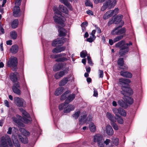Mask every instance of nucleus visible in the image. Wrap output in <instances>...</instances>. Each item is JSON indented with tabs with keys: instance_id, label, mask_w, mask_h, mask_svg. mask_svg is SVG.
Instances as JSON below:
<instances>
[{
	"instance_id": "39448f33",
	"label": "nucleus",
	"mask_w": 147,
	"mask_h": 147,
	"mask_svg": "<svg viewBox=\"0 0 147 147\" xmlns=\"http://www.w3.org/2000/svg\"><path fill=\"white\" fill-rule=\"evenodd\" d=\"M7 65L10 67H12L13 70L15 71L17 69L18 61L17 58L14 57H11L7 62Z\"/></svg>"
},
{
	"instance_id": "ea45409f",
	"label": "nucleus",
	"mask_w": 147,
	"mask_h": 147,
	"mask_svg": "<svg viewBox=\"0 0 147 147\" xmlns=\"http://www.w3.org/2000/svg\"><path fill=\"white\" fill-rule=\"evenodd\" d=\"M125 98L126 102L130 104H132L133 102V100L132 98L127 96H125Z\"/></svg>"
},
{
	"instance_id": "338daca9",
	"label": "nucleus",
	"mask_w": 147,
	"mask_h": 147,
	"mask_svg": "<svg viewBox=\"0 0 147 147\" xmlns=\"http://www.w3.org/2000/svg\"><path fill=\"white\" fill-rule=\"evenodd\" d=\"M88 25V23L87 22H83L81 24V26L82 27H85L87 26Z\"/></svg>"
},
{
	"instance_id": "7ed1b4c3",
	"label": "nucleus",
	"mask_w": 147,
	"mask_h": 147,
	"mask_svg": "<svg viewBox=\"0 0 147 147\" xmlns=\"http://www.w3.org/2000/svg\"><path fill=\"white\" fill-rule=\"evenodd\" d=\"M116 1L115 0H108L104 3L101 8V10L104 11L107 8L110 9L114 7L116 5Z\"/></svg>"
},
{
	"instance_id": "0e129e2a",
	"label": "nucleus",
	"mask_w": 147,
	"mask_h": 147,
	"mask_svg": "<svg viewBox=\"0 0 147 147\" xmlns=\"http://www.w3.org/2000/svg\"><path fill=\"white\" fill-rule=\"evenodd\" d=\"M92 116L91 115H89L87 118V122L91 121L92 120Z\"/></svg>"
},
{
	"instance_id": "f704fd0d",
	"label": "nucleus",
	"mask_w": 147,
	"mask_h": 147,
	"mask_svg": "<svg viewBox=\"0 0 147 147\" xmlns=\"http://www.w3.org/2000/svg\"><path fill=\"white\" fill-rule=\"evenodd\" d=\"M18 138L24 144H26L28 142V138L25 137V138H23V137L20 135L18 136Z\"/></svg>"
},
{
	"instance_id": "e433bc0d",
	"label": "nucleus",
	"mask_w": 147,
	"mask_h": 147,
	"mask_svg": "<svg viewBox=\"0 0 147 147\" xmlns=\"http://www.w3.org/2000/svg\"><path fill=\"white\" fill-rule=\"evenodd\" d=\"M118 104L121 107L125 108L127 107V105L122 100H118Z\"/></svg>"
},
{
	"instance_id": "412c9836",
	"label": "nucleus",
	"mask_w": 147,
	"mask_h": 147,
	"mask_svg": "<svg viewBox=\"0 0 147 147\" xmlns=\"http://www.w3.org/2000/svg\"><path fill=\"white\" fill-rule=\"evenodd\" d=\"M68 103H67V107H65V110H64L63 111L64 113H69L71 111L75 109V107L74 105H67Z\"/></svg>"
},
{
	"instance_id": "f3484780",
	"label": "nucleus",
	"mask_w": 147,
	"mask_h": 147,
	"mask_svg": "<svg viewBox=\"0 0 147 147\" xmlns=\"http://www.w3.org/2000/svg\"><path fill=\"white\" fill-rule=\"evenodd\" d=\"M19 76L17 72L11 73L10 74V78L11 80L14 82H16L17 78Z\"/></svg>"
},
{
	"instance_id": "680f3d73",
	"label": "nucleus",
	"mask_w": 147,
	"mask_h": 147,
	"mask_svg": "<svg viewBox=\"0 0 147 147\" xmlns=\"http://www.w3.org/2000/svg\"><path fill=\"white\" fill-rule=\"evenodd\" d=\"M112 11H113L114 15H116L118 13L119 9L117 8H116Z\"/></svg>"
},
{
	"instance_id": "8fccbe9b",
	"label": "nucleus",
	"mask_w": 147,
	"mask_h": 147,
	"mask_svg": "<svg viewBox=\"0 0 147 147\" xmlns=\"http://www.w3.org/2000/svg\"><path fill=\"white\" fill-rule=\"evenodd\" d=\"M13 143L16 147H20V144L17 139H15L14 140L13 139Z\"/></svg>"
},
{
	"instance_id": "a18cd8bd",
	"label": "nucleus",
	"mask_w": 147,
	"mask_h": 147,
	"mask_svg": "<svg viewBox=\"0 0 147 147\" xmlns=\"http://www.w3.org/2000/svg\"><path fill=\"white\" fill-rule=\"evenodd\" d=\"M67 103L66 102L64 103L61 104L59 106V109L60 110H62L63 109L65 110V107H67Z\"/></svg>"
},
{
	"instance_id": "f8f14e48",
	"label": "nucleus",
	"mask_w": 147,
	"mask_h": 147,
	"mask_svg": "<svg viewBox=\"0 0 147 147\" xmlns=\"http://www.w3.org/2000/svg\"><path fill=\"white\" fill-rule=\"evenodd\" d=\"M13 121L18 125L22 127H24V124L21 122V121H23L22 117L18 115L16 116V117H12Z\"/></svg>"
},
{
	"instance_id": "c9c22d12",
	"label": "nucleus",
	"mask_w": 147,
	"mask_h": 147,
	"mask_svg": "<svg viewBox=\"0 0 147 147\" xmlns=\"http://www.w3.org/2000/svg\"><path fill=\"white\" fill-rule=\"evenodd\" d=\"M68 80V78H64L59 83L60 86H63L66 84Z\"/></svg>"
},
{
	"instance_id": "bb28decb",
	"label": "nucleus",
	"mask_w": 147,
	"mask_h": 147,
	"mask_svg": "<svg viewBox=\"0 0 147 147\" xmlns=\"http://www.w3.org/2000/svg\"><path fill=\"white\" fill-rule=\"evenodd\" d=\"M64 75V71H61L56 73L55 75V78L57 79L60 78Z\"/></svg>"
},
{
	"instance_id": "9d476101",
	"label": "nucleus",
	"mask_w": 147,
	"mask_h": 147,
	"mask_svg": "<svg viewBox=\"0 0 147 147\" xmlns=\"http://www.w3.org/2000/svg\"><path fill=\"white\" fill-rule=\"evenodd\" d=\"M112 111L116 117L119 116V114H120L123 116L125 117L126 116V113L125 111L120 108L118 109L114 108L113 109Z\"/></svg>"
},
{
	"instance_id": "9b49d317",
	"label": "nucleus",
	"mask_w": 147,
	"mask_h": 147,
	"mask_svg": "<svg viewBox=\"0 0 147 147\" xmlns=\"http://www.w3.org/2000/svg\"><path fill=\"white\" fill-rule=\"evenodd\" d=\"M14 102L17 106L19 107H25L26 106V102L23 99L16 97L14 98Z\"/></svg>"
},
{
	"instance_id": "58836bf2",
	"label": "nucleus",
	"mask_w": 147,
	"mask_h": 147,
	"mask_svg": "<svg viewBox=\"0 0 147 147\" xmlns=\"http://www.w3.org/2000/svg\"><path fill=\"white\" fill-rule=\"evenodd\" d=\"M10 35L11 38L13 39H15L17 37V34L14 31H12L10 32Z\"/></svg>"
},
{
	"instance_id": "4d7b16f0",
	"label": "nucleus",
	"mask_w": 147,
	"mask_h": 147,
	"mask_svg": "<svg viewBox=\"0 0 147 147\" xmlns=\"http://www.w3.org/2000/svg\"><path fill=\"white\" fill-rule=\"evenodd\" d=\"M98 71L99 78H102L103 77V71L100 70H98Z\"/></svg>"
},
{
	"instance_id": "c756f323",
	"label": "nucleus",
	"mask_w": 147,
	"mask_h": 147,
	"mask_svg": "<svg viewBox=\"0 0 147 147\" xmlns=\"http://www.w3.org/2000/svg\"><path fill=\"white\" fill-rule=\"evenodd\" d=\"M64 90V88L62 87L57 88L55 92V94L57 96H59L63 92Z\"/></svg>"
},
{
	"instance_id": "5701e85b",
	"label": "nucleus",
	"mask_w": 147,
	"mask_h": 147,
	"mask_svg": "<svg viewBox=\"0 0 147 147\" xmlns=\"http://www.w3.org/2000/svg\"><path fill=\"white\" fill-rule=\"evenodd\" d=\"M106 116L107 118L111 121V122L116 121L115 119L113 114L109 112H107L106 114Z\"/></svg>"
},
{
	"instance_id": "72a5a7b5",
	"label": "nucleus",
	"mask_w": 147,
	"mask_h": 147,
	"mask_svg": "<svg viewBox=\"0 0 147 147\" xmlns=\"http://www.w3.org/2000/svg\"><path fill=\"white\" fill-rule=\"evenodd\" d=\"M125 41L124 40H121L117 43L115 44V47H120L121 48L122 46L124 45L125 44Z\"/></svg>"
},
{
	"instance_id": "473e14b6",
	"label": "nucleus",
	"mask_w": 147,
	"mask_h": 147,
	"mask_svg": "<svg viewBox=\"0 0 147 147\" xmlns=\"http://www.w3.org/2000/svg\"><path fill=\"white\" fill-rule=\"evenodd\" d=\"M18 21L17 19L14 20L11 24V27L12 28H16L18 24Z\"/></svg>"
},
{
	"instance_id": "ddd939ff",
	"label": "nucleus",
	"mask_w": 147,
	"mask_h": 147,
	"mask_svg": "<svg viewBox=\"0 0 147 147\" xmlns=\"http://www.w3.org/2000/svg\"><path fill=\"white\" fill-rule=\"evenodd\" d=\"M122 91H121V93L125 96H127L128 94H132L133 93V91L129 87H124L123 86L122 87Z\"/></svg>"
},
{
	"instance_id": "6e6d98bb",
	"label": "nucleus",
	"mask_w": 147,
	"mask_h": 147,
	"mask_svg": "<svg viewBox=\"0 0 147 147\" xmlns=\"http://www.w3.org/2000/svg\"><path fill=\"white\" fill-rule=\"evenodd\" d=\"M109 12H107L103 16V18L104 20H106L108 19L110 17V16L109 14L108 13Z\"/></svg>"
},
{
	"instance_id": "20e7f679",
	"label": "nucleus",
	"mask_w": 147,
	"mask_h": 147,
	"mask_svg": "<svg viewBox=\"0 0 147 147\" xmlns=\"http://www.w3.org/2000/svg\"><path fill=\"white\" fill-rule=\"evenodd\" d=\"M104 139L101 135L97 134L94 136L93 141L94 142H97V145L99 147H104L103 141Z\"/></svg>"
},
{
	"instance_id": "bf43d9fd",
	"label": "nucleus",
	"mask_w": 147,
	"mask_h": 147,
	"mask_svg": "<svg viewBox=\"0 0 147 147\" xmlns=\"http://www.w3.org/2000/svg\"><path fill=\"white\" fill-rule=\"evenodd\" d=\"M113 23H115L114 19L113 20V19H110L108 23V26H109Z\"/></svg>"
},
{
	"instance_id": "09e8293b",
	"label": "nucleus",
	"mask_w": 147,
	"mask_h": 147,
	"mask_svg": "<svg viewBox=\"0 0 147 147\" xmlns=\"http://www.w3.org/2000/svg\"><path fill=\"white\" fill-rule=\"evenodd\" d=\"M80 112L79 111H78L77 112H76L73 115V117L76 119H77L78 117H79L80 114Z\"/></svg>"
},
{
	"instance_id": "2f4dec72",
	"label": "nucleus",
	"mask_w": 147,
	"mask_h": 147,
	"mask_svg": "<svg viewBox=\"0 0 147 147\" xmlns=\"http://www.w3.org/2000/svg\"><path fill=\"white\" fill-rule=\"evenodd\" d=\"M89 127L90 130L92 132H94L96 130V127L92 122H91L89 125Z\"/></svg>"
},
{
	"instance_id": "423d86ee",
	"label": "nucleus",
	"mask_w": 147,
	"mask_h": 147,
	"mask_svg": "<svg viewBox=\"0 0 147 147\" xmlns=\"http://www.w3.org/2000/svg\"><path fill=\"white\" fill-rule=\"evenodd\" d=\"M20 110L23 114L22 121L25 123H28L32 121V119L30 115L24 110L20 108Z\"/></svg>"
},
{
	"instance_id": "393cba45",
	"label": "nucleus",
	"mask_w": 147,
	"mask_h": 147,
	"mask_svg": "<svg viewBox=\"0 0 147 147\" xmlns=\"http://www.w3.org/2000/svg\"><path fill=\"white\" fill-rule=\"evenodd\" d=\"M63 67L62 63L56 64L53 67V70L55 71H57L61 69Z\"/></svg>"
},
{
	"instance_id": "37998d69",
	"label": "nucleus",
	"mask_w": 147,
	"mask_h": 147,
	"mask_svg": "<svg viewBox=\"0 0 147 147\" xmlns=\"http://www.w3.org/2000/svg\"><path fill=\"white\" fill-rule=\"evenodd\" d=\"M68 59L66 57H63L57 58L55 60V61L57 62H64L67 61Z\"/></svg>"
},
{
	"instance_id": "603ef678",
	"label": "nucleus",
	"mask_w": 147,
	"mask_h": 147,
	"mask_svg": "<svg viewBox=\"0 0 147 147\" xmlns=\"http://www.w3.org/2000/svg\"><path fill=\"white\" fill-rule=\"evenodd\" d=\"M111 124L115 130H117L119 129L118 126L115 122H111Z\"/></svg>"
},
{
	"instance_id": "774afa93",
	"label": "nucleus",
	"mask_w": 147,
	"mask_h": 147,
	"mask_svg": "<svg viewBox=\"0 0 147 147\" xmlns=\"http://www.w3.org/2000/svg\"><path fill=\"white\" fill-rule=\"evenodd\" d=\"M69 71V68L68 67H65V68L64 69L63 71L64 72V74H65L67 73Z\"/></svg>"
},
{
	"instance_id": "79ce46f5",
	"label": "nucleus",
	"mask_w": 147,
	"mask_h": 147,
	"mask_svg": "<svg viewBox=\"0 0 147 147\" xmlns=\"http://www.w3.org/2000/svg\"><path fill=\"white\" fill-rule=\"evenodd\" d=\"M115 120H117L119 123L122 124L123 123V120L121 116H117L116 118H115Z\"/></svg>"
},
{
	"instance_id": "69168bd1",
	"label": "nucleus",
	"mask_w": 147,
	"mask_h": 147,
	"mask_svg": "<svg viewBox=\"0 0 147 147\" xmlns=\"http://www.w3.org/2000/svg\"><path fill=\"white\" fill-rule=\"evenodd\" d=\"M87 59L88 63L90 64H92V61L90 57L89 56L87 57Z\"/></svg>"
},
{
	"instance_id": "4468645a",
	"label": "nucleus",
	"mask_w": 147,
	"mask_h": 147,
	"mask_svg": "<svg viewBox=\"0 0 147 147\" xmlns=\"http://www.w3.org/2000/svg\"><path fill=\"white\" fill-rule=\"evenodd\" d=\"M127 44H125L120 48L119 54L121 56H123L128 52L129 48L127 47Z\"/></svg>"
},
{
	"instance_id": "6e6552de",
	"label": "nucleus",
	"mask_w": 147,
	"mask_h": 147,
	"mask_svg": "<svg viewBox=\"0 0 147 147\" xmlns=\"http://www.w3.org/2000/svg\"><path fill=\"white\" fill-rule=\"evenodd\" d=\"M66 40V39L64 37L58 38L53 41L52 43V45L54 47L61 46Z\"/></svg>"
},
{
	"instance_id": "a19ab883",
	"label": "nucleus",
	"mask_w": 147,
	"mask_h": 147,
	"mask_svg": "<svg viewBox=\"0 0 147 147\" xmlns=\"http://www.w3.org/2000/svg\"><path fill=\"white\" fill-rule=\"evenodd\" d=\"M20 130L22 132L23 135L25 136H28L30 134L29 132L26 130L24 128H21L20 129Z\"/></svg>"
},
{
	"instance_id": "dca6fc26",
	"label": "nucleus",
	"mask_w": 147,
	"mask_h": 147,
	"mask_svg": "<svg viewBox=\"0 0 147 147\" xmlns=\"http://www.w3.org/2000/svg\"><path fill=\"white\" fill-rule=\"evenodd\" d=\"M87 114L86 112H85L84 115H82L79 119V124L82 125L85 123L87 122Z\"/></svg>"
},
{
	"instance_id": "4be33fe9",
	"label": "nucleus",
	"mask_w": 147,
	"mask_h": 147,
	"mask_svg": "<svg viewBox=\"0 0 147 147\" xmlns=\"http://www.w3.org/2000/svg\"><path fill=\"white\" fill-rule=\"evenodd\" d=\"M58 29L59 32L60 36H64L65 35L67 31L65 29L59 26Z\"/></svg>"
},
{
	"instance_id": "aec40b11",
	"label": "nucleus",
	"mask_w": 147,
	"mask_h": 147,
	"mask_svg": "<svg viewBox=\"0 0 147 147\" xmlns=\"http://www.w3.org/2000/svg\"><path fill=\"white\" fill-rule=\"evenodd\" d=\"M120 74L122 76L129 78H131L132 76L131 73L124 70L121 71L120 72Z\"/></svg>"
},
{
	"instance_id": "a211bd4d",
	"label": "nucleus",
	"mask_w": 147,
	"mask_h": 147,
	"mask_svg": "<svg viewBox=\"0 0 147 147\" xmlns=\"http://www.w3.org/2000/svg\"><path fill=\"white\" fill-rule=\"evenodd\" d=\"M105 131L107 134L110 136H112L114 133L112 127L109 125H107Z\"/></svg>"
},
{
	"instance_id": "2eb2a0df",
	"label": "nucleus",
	"mask_w": 147,
	"mask_h": 147,
	"mask_svg": "<svg viewBox=\"0 0 147 147\" xmlns=\"http://www.w3.org/2000/svg\"><path fill=\"white\" fill-rule=\"evenodd\" d=\"M20 87V84L18 82H17L15 83L12 87V90L13 92L17 94H21V91L18 88Z\"/></svg>"
},
{
	"instance_id": "1a4fd4ad",
	"label": "nucleus",
	"mask_w": 147,
	"mask_h": 147,
	"mask_svg": "<svg viewBox=\"0 0 147 147\" xmlns=\"http://www.w3.org/2000/svg\"><path fill=\"white\" fill-rule=\"evenodd\" d=\"M118 27L113 29L111 32V34L113 35H120L125 33V28H121L122 26Z\"/></svg>"
},
{
	"instance_id": "0eeeda50",
	"label": "nucleus",
	"mask_w": 147,
	"mask_h": 147,
	"mask_svg": "<svg viewBox=\"0 0 147 147\" xmlns=\"http://www.w3.org/2000/svg\"><path fill=\"white\" fill-rule=\"evenodd\" d=\"M21 0H16L15 5L13 9V16L16 17H17L20 16L19 12L20 10L19 6L21 3Z\"/></svg>"
},
{
	"instance_id": "a878e982",
	"label": "nucleus",
	"mask_w": 147,
	"mask_h": 147,
	"mask_svg": "<svg viewBox=\"0 0 147 147\" xmlns=\"http://www.w3.org/2000/svg\"><path fill=\"white\" fill-rule=\"evenodd\" d=\"M18 50V47L16 45H13L10 49L11 52L12 53L15 54L16 53Z\"/></svg>"
},
{
	"instance_id": "b1692460",
	"label": "nucleus",
	"mask_w": 147,
	"mask_h": 147,
	"mask_svg": "<svg viewBox=\"0 0 147 147\" xmlns=\"http://www.w3.org/2000/svg\"><path fill=\"white\" fill-rule=\"evenodd\" d=\"M65 47L56 48L53 50L52 51L53 53H57L65 50Z\"/></svg>"
},
{
	"instance_id": "f257e3e1",
	"label": "nucleus",
	"mask_w": 147,
	"mask_h": 147,
	"mask_svg": "<svg viewBox=\"0 0 147 147\" xmlns=\"http://www.w3.org/2000/svg\"><path fill=\"white\" fill-rule=\"evenodd\" d=\"M59 8V11L57 7L54 6L53 10L54 12V16L53 19L54 22L57 24H63L65 19L62 15V13L61 11L65 13H67L68 10L63 5H60Z\"/></svg>"
},
{
	"instance_id": "c85d7f7f",
	"label": "nucleus",
	"mask_w": 147,
	"mask_h": 147,
	"mask_svg": "<svg viewBox=\"0 0 147 147\" xmlns=\"http://www.w3.org/2000/svg\"><path fill=\"white\" fill-rule=\"evenodd\" d=\"M59 1L62 3H63L70 10H72V8L70 4L66 0H59Z\"/></svg>"
},
{
	"instance_id": "c03bdc74",
	"label": "nucleus",
	"mask_w": 147,
	"mask_h": 147,
	"mask_svg": "<svg viewBox=\"0 0 147 147\" xmlns=\"http://www.w3.org/2000/svg\"><path fill=\"white\" fill-rule=\"evenodd\" d=\"M90 37L87 39V41L90 42H92L93 40H94L96 38V36L95 35H92L90 34Z\"/></svg>"
},
{
	"instance_id": "e2e57ef3",
	"label": "nucleus",
	"mask_w": 147,
	"mask_h": 147,
	"mask_svg": "<svg viewBox=\"0 0 147 147\" xmlns=\"http://www.w3.org/2000/svg\"><path fill=\"white\" fill-rule=\"evenodd\" d=\"M94 94L93 96L96 97L98 96V93L97 90L95 88H94Z\"/></svg>"
},
{
	"instance_id": "f03ea898",
	"label": "nucleus",
	"mask_w": 147,
	"mask_h": 147,
	"mask_svg": "<svg viewBox=\"0 0 147 147\" xmlns=\"http://www.w3.org/2000/svg\"><path fill=\"white\" fill-rule=\"evenodd\" d=\"M10 146L12 145L10 138L8 136L2 137L0 141V147H8V144Z\"/></svg>"
},
{
	"instance_id": "5fc2aeb1",
	"label": "nucleus",
	"mask_w": 147,
	"mask_h": 147,
	"mask_svg": "<svg viewBox=\"0 0 147 147\" xmlns=\"http://www.w3.org/2000/svg\"><path fill=\"white\" fill-rule=\"evenodd\" d=\"M85 5L86 6L92 7V3L88 0H87L85 3Z\"/></svg>"
},
{
	"instance_id": "13d9d810",
	"label": "nucleus",
	"mask_w": 147,
	"mask_h": 147,
	"mask_svg": "<svg viewBox=\"0 0 147 147\" xmlns=\"http://www.w3.org/2000/svg\"><path fill=\"white\" fill-rule=\"evenodd\" d=\"M110 142V140L109 139H106L105 140H104L103 143L105 145V144L106 145H107Z\"/></svg>"
},
{
	"instance_id": "864d4df0",
	"label": "nucleus",
	"mask_w": 147,
	"mask_h": 147,
	"mask_svg": "<svg viewBox=\"0 0 147 147\" xmlns=\"http://www.w3.org/2000/svg\"><path fill=\"white\" fill-rule=\"evenodd\" d=\"M117 63L120 66H122L123 64V59L122 58H121L119 59Z\"/></svg>"
},
{
	"instance_id": "6ab92c4d",
	"label": "nucleus",
	"mask_w": 147,
	"mask_h": 147,
	"mask_svg": "<svg viewBox=\"0 0 147 147\" xmlns=\"http://www.w3.org/2000/svg\"><path fill=\"white\" fill-rule=\"evenodd\" d=\"M123 17V16L121 15H118L114 19L115 23V24H117L121 22V25L122 26H123L124 24L123 22L122 21Z\"/></svg>"
},
{
	"instance_id": "49530a36",
	"label": "nucleus",
	"mask_w": 147,
	"mask_h": 147,
	"mask_svg": "<svg viewBox=\"0 0 147 147\" xmlns=\"http://www.w3.org/2000/svg\"><path fill=\"white\" fill-rule=\"evenodd\" d=\"M123 37V35H120L116 37L113 39L114 42H115L120 40L122 39Z\"/></svg>"
},
{
	"instance_id": "3c124183",
	"label": "nucleus",
	"mask_w": 147,
	"mask_h": 147,
	"mask_svg": "<svg viewBox=\"0 0 147 147\" xmlns=\"http://www.w3.org/2000/svg\"><path fill=\"white\" fill-rule=\"evenodd\" d=\"M87 53L86 50L82 51L80 53V57L82 58H84L87 55Z\"/></svg>"
},
{
	"instance_id": "4c0bfd02",
	"label": "nucleus",
	"mask_w": 147,
	"mask_h": 147,
	"mask_svg": "<svg viewBox=\"0 0 147 147\" xmlns=\"http://www.w3.org/2000/svg\"><path fill=\"white\" fill-rule=\"evenodd\" d=\"M70 92V91L69 90H68L67 91L61 96V100H64L66 98L67 96H68V94H69Z\"/></svg>"
},
{
	"instance_id": "052dcab7",
	"label": "nucleus",
	"mask_w": 147,
	"mask_h": 147,
	"mask_svg": "<svg viewBox=\"0 0 147 147\" xmlns=\"http://www.w3.org/2000/svg\"><path fill=\"white\" fill-rule=\"evenodd\" d=\"M106 0H94V1L95 3L97 4L99 3H102Z\"/></svg>"
},
{
	"instance_id": "cd10ccee",
	"label": "nucleus",
	"mask_w": 147,
	"mask_h": 147,
	"mask_svg": "<svg viewBox=\"0 0 147 147\" xmlns=\"http://www.w3.org/2000/svg\"><path fill=\"white\" fill-rule=\"evenodd\" d=\"M75 97V95L74 94H71L68 95L67 97V99L66 100L65 102L67 103H69L72 101Z\"/></svg>"
},
{
	"instance_id": "7c9ffc66",
	"label": "nucleus",
	"mask_w": 147,
	"mask_h": 147,
	"mask_svg": "<svg viewBox=\"0 0 147 147\" xmlns=\"http://www.w3.org/2000/svg\"><path fill=\"white\" fill-rule=\"evenodd\" d=\"M119 81L125 84H128L130 82V81L129 79H126L125 78H121L119 79Z\"/></svg>"
},
{
	"instance_id": "de8ad7c7",
	"label": "nucleus",
	"mask_w": 147,
	"mask_h": 147,
	"mask_svg": "<svg viewBox=\"0 0 147 147\" xmlns=\"http://www.w3.org/2000/svg\"><path fill=\"white\" fill-rule=\"evenodd\" d=\"M112 142L113 144L117 146L118 144L119 143V139L117 138H112Z\"/></svg>"
}]
</instances>
